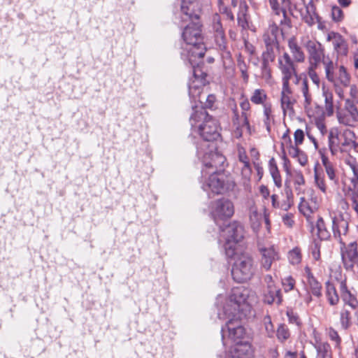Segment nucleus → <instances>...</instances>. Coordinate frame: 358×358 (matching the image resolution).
I'll use <instances>...</instances> for the list:
<instances>
[{
	"instance_id": "19",
	"label": "nucleus",
	"mask_w": 358,
	"mask_h": 358,
	"mask_svg": "<svg viewBox=\"0 0 358 358\" xmlns=\"http://www.w3.org/2000/svg\"><path fill=\"white\" fill-rule=\"evenodd\" d=\"M338 284L340 296L344 305L348 306L352 310H356L358 308V299L356 294L348 288L346 279L338 280Z\"/></svg>"
},
{
	"instance_id": "21",
	"label": "nucleus",
	"mask_w": 358,
	"mask_h": 358,
	"mask_svg": "<svg viewBox=\"0 0 358 358\" xmlns=\"http://www.w3.org/2000/svg\"><path fill=\"white\" fill-rule=\"evenodd\" d=\"M248 9L249 7L245 1L239 4L237 13V23L243 31L250 30L255 31L256 29L250 20Z\"/></svg>"
},
{
	"instance_id": "48",
	"label": "nucleus",
	"mask_w": 358,
	"mask_h": 358,
	"mask_svg": "<svg viewBox=\"0 0 358 358\" xmlns=\"http://www.w3.org/2000/svg\"><path fill=\"white\" fill-rule=\"evenodd\" d=\"M321 241L320 240H314L311 246L310 252L313 258L315 261H319L321 259L320 249H321Z\"/></svg>"
},
{
	"instance_id": "9",
	"label": "nucleus",
	"mask_w": 358,
	"mask_h": 358,
	"mask_svg": "<svg viewBox=\"0 0 358 358\" xmlns=\"http://www.w3.org/2000/svg\"><path fill=\"white\" fill-rule=\"evenodd\" d=\"M336 116L340 124L345 126H353L358 122V109L355 102L347 99L345 100L343 108H338Z\"/></svg>"
},
{
	"instance_id": "15",
	"label": "nucleus",
	"mask_w": 358,
	"mask_h": 358,
	"mask_svg": "<svg viewBox=\"0 0 358 358\" xmlns=\"http://www.w3.org/2000/svg\"><path fill=\"white\" fill-rule=\"evenodd\" d=\"M332 220V231L334 237L341 243L344 242L342 236H345L348 231L349 223L341 213L331 215Z\"/></svg>"
},
{
	"instance_id": "3",
	"label": "nucleus",
	"mask_w": 358,
	"mask_h": 358,
	"mask_svg": "<svg viewBox=\"0 0 358 358\" xmlns=\"http://www.w3.org/2000/svg\"><path fill=\"white\" fill-rule=\"evenodd\" d=\"M236 183L232 178L223 171H213L208 179L203 183L202 188L208 194L213 195L224 194L233 191Z\"/></svg>"
},
{
	"instance_id": "47",
	"label": "nucleus",
	"mask_w": 358,
	"mask_h": 358,
	"mask_svg": "<svg viewBox=\"0 0 358 358\" xmlns=\"http://www.w3.org/2000/svg\"><path fill=\"white\" fill-rule=\"evenodd\" d=\"M281 283L285 292H289L294 289L296 280L292 275H289L282 278Z\"/></svg>"
},
{
	"instance_id": "61",
	"label": "nucleus",
	"mask_w": 358,
	"mask_h": 358,
	"mask_svg": "<svg viewBox=\"0 0 358 358\" xmlns=\"http://www.w3.org/2000/svg\"><path fill=\"white\" fill-rule=\"evenodd\" d=\"M274 48H265V50L262 52L261 57L268 58L272 60L275 59L276 55Z\"/></svg>"
},
{
	"instance_id": "53",
	"label": "nucleus",
	"mask_w": 358,
	"mask_h": 358,
	"mask_svg": "<svg viewBox=\"0 0 358 358\" xmlns=\"http://www.w3.org/2000/svg\"><path fill=\"white\" fill-rule=\"evenodd\" d=\"M237 243H234L232 241H229L226 239V242L224 245L225 254L226 255L231 258L236 253V244Z\"/></svg>"
},
{
	"instance_id": "25",
	"label": "nucleus",
	"mask_w": 358,
	"mask_h": 358,
	"mask_svg": "<svg viewBox=\"0 0 358 358\" xmlns=\"http://www.w3.org/2000/svg\"><path fill=\"white\" fill-rule=\"evenodd\" d=\"M287 46L289 55L292 59L297 63H303L306 60V55L302 47L299 44L295 36H292L287 40Z\"/></svg>"
},
{
	"instance_id": "20",
	"label": "nucleus",
	"mask_w": 358,
	"mask_h": 358,
	"mask_svg": "<svg viewBox=\"0 0 358 358\" xmlns=\"http://www.w3.org/2000/svg\"><path fill=\"white\" fill-rule=\"evenodd\" d=\"M296 99L293 97V91L290 83H282L280 92V104L284 113L287 111L294 113V105Z\"/></svg>"
},
{
	"instance_id": "59",
	"label": "nucleus",
	"mask_w": 358,
	"mask_h": 358,
	"mask_svg": "<svg viewBox=\"0 0 358 358\" xmlns=\"http://www.w3.org/2000/svg\"><path fill=\"white\" fill-rule=\"evenodd\" d=\"M283 224L289 228H292L294 224V215L287 213L282 217Z\"/></svg>"
},
{
	"instance_id": "8",
	"label": "nucleus",
	"mask_w": 358,
	"mask_h": 358,
	"mask_svg": "<svg viewBox=\"0 0 358 358\" xmlns=\"http://www.w3.org/2000/svg\"><path fill=\"white\" fill-rule=\"evenodd\" d=\"M341 256L343 267L346 271H352L355 267L358 268V243L352 241L349 243H340Z\"/></svg>"
},
{
	"instance_id": "22",
	"label": "nucleus",
	"mask_w": 358,
	"mask_h": 358,
	"mask_svg": "<svg viewBox=\"0 0 358 358\" xmlns=\"http://www.w3.org/2000/svg\"><path fill=\"white\" fill-rule=\"evenodd\" d=\"M253 352L248 342H236L229 351V358H252Z\"/></svg>"
},
{
	"instance_id": "58",
	"label": "nucleus",
	"mask_w": 358,
	"mask_h": 358,
	"mask_svg": "<svg viewBox=\"0 0 358 358\" xmlns=\"http://www.w3.org/2000/svg\"><path fill=\"white\" fill-rule=\"evenodd\" d=\"M240 107L241 113H251V106L247 97L242 96L241 98Z\"/></svg>"
},
{
	"instance_id": "43",
	"label": "nucleus",
	"mask_w": 358,
	"mask_h": 358,
	"mask_svg": "<svg viewBox=\"0 0 358 358\" xmlns=\"http://www.w3.org/2000/svg\"><path fill=\"white\" fill-rule=\"evenodd\" d=\"M346 164L349 166L352 172V176L350 178V182L354 188L358 186V162L355 159H348Z\"/></svg>"
},
{
	"instance_id": "63",
	"label": "nucleus",
	"mask_w": 358,
	"mask_h": 358,
	"mask_svg": "<svg viewBox=\"0 0 358 358\" xmlns=\"http://www.w3.org/2000/svg\"><path fill=\"white\" fill-rule=\"evenodd\" d=\"M238 160L243 164V166L250 165L249 158L243 148L238 149Z\"/></svg>"
},
{
	"instance_id": "13",
	"label": "nucleus",
	"mask_w": 358,
	"mask_h": 358,
	"mask_svg": "<svg viewBox=\"0 0 358 358\" xmlns=\"http://www.w3.org/2000/svg\"><path fill=\"white\" fill-rule=\"evenodd\" d=\"M220 229L224 233L226 239L234 243L241 241L245 235L244 227L241 222L234 220L226 226L220 225Z\"/></svg>"
},
{
	"instance_id": "10",
	"label": "nucleus",
	"mask_w": 358,
	"mask_h": 358,
	"mask_svg": "<svg viewBox=\"0 0 358 358\" xmlns=\"http://www.w3.org/2000/svg\"><path fill=\"white\" fill-rule=\"evenodd\" d=\"M297 62L292 59L291 55L287 52H284L278 57L277 67L281 73L282 83H290L297 70Z\"/></svg>"
},
{
	"instance_id": "27",
	"label": "nucleus",
	"mask_w": 358,
	"mask_h": 358,
	"mask_svg": "<svg viewBox=\"0 0 358 358\" xmlns=\"http://www.w3.org/2000/svg\"><path fill=\"white\" fill-rule=\"evenodd\" d=\"M316 343L314 347L317 351V358H332L331 348L327 342H320V336L316 329L313 332Z\"/></svg>"
},
{
	"instance_id": "39",
	"label": "nucleus",
	"mask_w": 358,
	"mask_h": 358,
	"mask_svg": "<svg viewBox=\"0 0 358 358\" xmlns=\"http://www.w3.org/2000/svg\"><path fill=\"white\" fill-rule=\"evenodd\" d=\"M314 180L315 186L324 194L327 193V186L322 170H319L317 166L314 168Z\"/></svg>"
},
{
	"instance_id": "38",
	"label": "nucleus",
	"mask_w": 358,
	"mask_h": 358,
	"mask_svg": "<svg viewBox=\"0 0 358 358\" xmlns=\"http://www.w3.org/2000/svg\"><path fill=\"white\" fill-rule=\"evenodd\" d=\"M316 228L317 230V235L319 240L327 241L331 238V233L327 229L324 220L322 217H319L317 218Z\"/></svg>"
},
{
	"instance_id": "62",
	"label": "nucleus",
	"mask_w": 358,
	"mask_h": 358,
	"mask_svg": "<svg viewBox=\"0 0 358 358\" xmlns=\"http://www.w3.org/2000/svg\"><path fill=\"white\" fill-rule=\"evenodd\" d=\"M294 143L296 145H300L303 143L304 140V132L302 129H298L295 131L294 134Z\"/></svg>"
},
{
	"instance_id": "12",
	"label": "nucleus",
	"mask_w": 358,
	"mask_h": 358,
	"mask_svg": "<svg viewBox=\"0 0 358 358\" xmlns=\"http://www.w3.org/2000/svg\"><path fill=\"white\" fill-rule=\"evenodd\" d=\"M250 294V289L243 286L235 287L232 288L229 301L236 306L238 312L243 311L244 307L249 308L248 299Z\"/></svg>"
},
{
	"instance_id": "33",
	"label": "nucleus",
	"mask_w": 358,
	"mask_h": 358,
	"mask_svg": "<svg viewBox=\"0 0 358 358\" xmlns=\"http://www.w3.org/2000/svg\"><path fill=\"white\" fill-rule=\"evenodd\" d=\"M268 171L273 178L275 185L278 188H280L282 187V177L278 169L277 162L273 157L271 158L268 161Z\"/></svg>"
},
{
	"instance_id": "40",
	"label": "nucleus",
	"mask_w": 358,
	"mask_h": 358,
	"mask_svg": "<svg viewBox=\"0 0 358 358\" xmlns=\"http://www.w3.org/2000/svg\"><path fill=\"white\" fill-rule=\"evenodd\" d=\"M264 124L268 134L271 132V122H274V116L273 115V110L271 104H266L264 106Z\"/></svg>"
},
{
	"instance_id": "52",
	"label": "nucleus",
	"mask_w": 358,
	"mask_h": 358,
	"mask_svg": "<svg viewBox=\"0 0 358 358\" xmlns=\"http://www.w3.org/2000/svg\"><path fill=\"white\" fill-rule=\"evenodd\" d=\"M281 148H282V154L281 156V159L283 161L282 167H283L284 171L287 173V175H290L291 174V162L286 155L285 150L284 148V143H281Z\"/></svg>"
},
{
	"instance_id": "1",
	"label": "nucleus",
	"mask_w": 358,
	"mask_h": 358,
	"mask_svg": "<svg viewBox=\"0 0 358 358\" xmlns=\"http://www.w3.org/2000/svg\"><path fill=\"white\" fill-rule=\"evenodd\" d=\"M182 37L187 45L188 61L192 67L193 78L188 83L189 95L194 99H200L203 87L209 83L207 80L208 70L203 62L196 63V59L203 57L206 48L203 43L202 24L200 21L190 22L184 29Z\"/></svg>"
},
{
	"instance_id": "44",
	"label": "nucleus",
	"mask_w": 358,
	"mask_h": 358,
	"mask_svg": "<svg viewBox=\"0 0 358 358\" xmlns=\"http://www.w3.org/2000/svg\"><path fill=\"white\" fill-rule=\"evenodd\" d=\"M276 336L280 343H285L290 337L289 328L285 324H280L278 327Z\"/></svg>"
},
{
	"instance_id": "18",
	"label": "nucleus",
	"mask_w": 358,
	"mask_h": 358,
	"mask_svg": "<svg viewBox=\"0 0 358 358\" xmlns=\"http://www.w3.org/2000/svg\"><path fill=\"white\" fill-rule=\"evenodd\" d=\"M327 41L332 43L337 57L346 56L348 53V44L346 39L338 32L331 31L328 33Z\"/></svg>"
},
{
	"instance_id": "23",
	"label": "nucleus",
	"mask_w": 358,
	"mask_h": 358,
	"mask_svg": "<svg viewBox=\"0 0 358 358\" xmlns=\"http://www.w3.org/2000/svg\"><path fill=\"white\" fill-rule=\"evenodd\" d=\"M225 329L229 332V337L236 343L238 342V339L241 338L245 334V329L241 325L240 321L238 320L230 319L225 326L222 327L221 331H224Z\"/></svg>"
},
{
	"instance_id": "30",
	"label": "nucleus",
	"mask_w": 358,
	"mask_h": 358,
	"mask_svg": "<svg viewBox=\"0 0 358 358\" xmlns=\"http://www.w3.org/2000/svg\"><path fill=\"white\" fill-rule=\"evenodd\" d=\"M187 3L186 6L188 8V10H183L182 6H180V10L182 14L185 16H182L184 20H189L190 22H198L200 21L201 9L198 7L197 3H194L192 5Z\"/></svg>"
},
{
	"instance_id": "64",
	"label": "nucleus",
	"mask_w": 358,
	"mask_h": 358,
	"mask_svg": "<svg viewBox=\"0 0 358 358\" xmlns=\"http://www.w3.org/2000/svg\"><path fill=\"white\" fill-rule=\"evenodd\" d=\"M352 208L358 215V189L352 192L351 196Z\"/></svg>"
},
{
	"instance_id": "42",
	"label": "nucleus",
	"mask_w": 358,
	"mask_h": 358,
	"mask_svg": "<svg viewBox=\"0 0 358 358\" xmlns=\"http://www.w3.org/2000/svg\"><path fill=\"white\" fill-rule=\"evenodd\" d=\"M263 41L265 48H274L278 49L279 41L275 32L272 30L270 33H266L263 35Z\"/></svg>"
},
{
	"instance_id": "57",
	"label": "nucleus",
	"mask_w": 358,
	"mask_h": 358,
	"mask_svg": "<svg viewBox=\"0 0 358 358\" xmlns=\"http://www.w3.org/2000/svg\"><path fill=\"white\" fill-rule=\"evenodd\" d=\"M251 113H241V117L243 120L242 123L241 124L246 127L248 132L251 134V127L249 121V118L250 117Z\"/></svg>"
},
{
	"instance_id": "55",
	"label": "nucleus",
	"mask_w": 358,
	"mask_h": 358,
	"mask_svg": "<svg viewBox=\"0 0 358 358\" xmlns=\"http://www.w3.org/2000/svg\"><path fill=\"white\" fill-rule=\"evenodd\" d=\"M216 96L213 94H210L206 99V101L203 106L200 109H204L206 110V108L213 109L215 108V103L216 102Z\"/></svg>"
},
{
	"instance_id": "5",
	"label": "nucleus",
	"mask_w": 358,
	"mask_h": 358,
	"mask_svg": "<svg viewBox=\"0 0 358 358\" xmlns=\"http://www.w3.org/2000/svg\"><path fill=\"white\" fill-rule=\"evenodd\" d=\"M327 80L336 87H348L350 83V76L343 65H338L331 59L324 65Z\"/></svg>"
},
{
	"instance_id": "56",
	"label": "nucleus",
	"mask_w": 358,
	"mask_h": 358,
	"mask_svg": "<svg viewBox=\"0 0 358 358\" xmlns=\"http://www.w3.org/2000/svg\"><path fill=\"white\" fill-rule=\"evenodd\" d=\"M219 14L224 15L226 17V19L231 21L234 22L235 16L231 10V9L227 6V5L220 8L219 10Z\"/></svg>"
},
{
	"instance_id": "51",
	"label": "nucleus",
	"mask_w": 358,
	"mask_h": 358,
	"mask_svg": "<svg viewBox=\"0 0 358 358\" xmlns=\"http://www.w3.org/2000/svg\"><path fill=\"white\" fill-rule=\"evenodd\" d=\"M331 16L334 22H340L343 20L344 13L340 7L334 6L331 7Z\"/></svg>"
},
{
	"instance_id": "28",
	"label": "nucleus",
	"mask_w": 358,
	"mask_h": 358,
	"mask_svg": "<svg viewBox=\"0 0 358 358\" xmlns=\"http://www.w3.org/2000/svg\"><path fill=\"white\" fill-rule=\"evenodd\" d=\"M321 160L323 166L324 167L325 172L329 179V180L335 185H338L339 183V178L336 174V169L331 162L329 159L328 157H327L324 152L322 150L319 151Z\"/></svg>"
},
{
	"instance_id": "17",
	"label": "nucleus",
	"mask_w": 358,
	"mask_h": 358,
	"mask_svg": "<svg viewBox=\"0 0 358 358\" xmlns=\"http://www.w3.org/2000/svg\"><path fill=\"white\" fill-rule=\"evenodd\" d=\"M284 191L286 199L280 202L278 201V196L273 194L271 196V205L274 208L288 211L294 205V194L289 183L287 180L285 182Z\"/></svg>"
},
{
	"instance_id": "29",
	"label": "nucleus",
	"mask_w": 358,
	"mask_h": 358,
	"mask_svg": "<svg viewBox=\"0 0 358 358\" xmlns=\"http://www.w3.org/2000/svg\"><path fill=\"white\" fill-rule=\"evenodd\" d=\"M325 295L329 304L335 306L339 303L340 294H338L335 285L330 280L325 282Z\"/></svg>"
},
{
	"instance_id": "35",
	"label": "nucleus",
	"mask_w": 358,
	"mask_h": 358,
	"mask_svg": "<svg viewBox=\"0 0 358 358\" xmlns=\"http://www.w3.org/2000/svg\"><path fill=\"white\" fill-rule=\"evenodd\" d=\"M273 62L274 60L265 57H261V76L262 78L267 83L270 82L273 78L271 64Z\"/></svg>"
},
{
	"instance_id": "4",
	"label": "nucleus",
	"mask_w": 358,
	"mask_h": 358,
	"mask_svg": "<svg viewBox=\"0 0 358 358\" xmlns=\"http://www.w3.org/2000/svg\"><path fill=\"white\" fill-rule=\"evenodd\" d=\"M231 273L233 280L238 283L251 280L255 273L252 257L245 253L238 255L232 265Z\"/></svg>"
},
{
	"instance_id": "34",
	"label": "nucleus",
	"mask_w": 358,
	"mask_h": 358,
	"mask_svg": "<svg viewBox=\"0 0 358 358\" xmlns=\"http://www.w3.org/2000/svg\"><path fill=\"white\" fill-rule=\"evenodd\" d=\"M328 144L332 155H336L338 150L343 151L337 130H331L328 136Z\"/></svg>"
},
{
	"instance_id": "31",
	"label": "nucleus",
	"mask_w": 358,
	"mask_h": 358,
	"mask_svg": "<svg viewBox=\"0 0 358 358\" xmlns=\"http://www.w3.org/2000/svg\"><path fill=\"white\" fill-rule=\"evenodd\" d=\"M300 91L302 92L304 97L303 106L305 110L308 113L309 116H313L310 114L311 103H312V96L309 92V86L308 78H304L302 83L299 86Z\"/></svg>"
},
{
	"instance_id": "14",
	"label": "nucleus",
	"mask_w": 358,
	"mask_h": 358,
	"mask_svg": "<svg viewBox=\"0 0 358 358\" xmlns=\"http://www.w3.org/2000/svg\"><path fill=\"white\" fill-rule=\"evenodd\" d=\"M303 275L306 279L303 283L306 292L312 294L317 299H320L322 296V285L314 275L308 266H305Z\"/></svg>"
},
{
	"instance_id": "41",
	"label": "nucleus",
	"mask_w": 358,
	"mask_h": 358,
	"mask_svg": "<svg viewBox=\"0 0 358 358\" xmlns=\"http://www.w3.org/2000/svg\"><path fill=\"white\" fill-rule=\"evenodd\" d=\"M268 99L266 91L263 89H256L252 92L250 96V101L255 105H266L265 103Z\"/></svg>"
},
{
	"instance_id": "26",
	"label": "nucleus",
	"mask_w": 358,
	"mask_h": 358,
	"mask_svg": "<svg viewBox=\"0 0 358 358\" xmlns=\"http://www.w3.org/2000/svg\"><path fill=\"white\" fill-rule=\"evenodd\" d=\"M304 6L305 11H301V19L309 27H312L316 23V20H321V17L317 13L316 6L312 0Z\"/></svg>"
},
{
	"instance_id": "50",
	"label": "nucleus",
	"mask_w": 358,
	"mask_h": 358,
	"mask_svg": "<svg viewBox=\"0 0 358 358\" xmlns=\"http://www.w3.org/2000/svg\"><path fill=\"white\" fill-rule=\"evenodd\" d=\"M286 315L288 317V321L290 324H296L297 327H301L302 324L301 320L299 315L292 308H287Z\"/></svg>"
},
{
	"instance_id": "45",
	"label": "nucleus",
	"mask_w": 358,
	"mask_h": 358,
	"mask_svg": "<svg viewBox=\"0 0 358 358\" xmlns=\"http://www.w3.org/2000/svg\"><path fill=\"white\" fill-rule=\"evenodd\" d=\"M288 258L290 264L293 265L299 264L301 262V252L298 247L293 248L289 252Z\"/></svg>"
},
{
	"instance_id": "37",
	"label": "nucleus",
	"mask_w": 358,
	"mask_h": 358,
	"mask_svg": "<svg viewBox=\"0 0 358 358\" xmlns=\"http://www.w3.org/2000/svg\"><path fill=\"white\" fill-rule=\"evenodd\" d=\"M324 98V114L328 117L333 115L334 113V95L331 91L323 89Z\"/></svg>"
},
{
	"instance_id": "7",
	"label": "nucleus",
	"mask_w": 358,
	"mask_h": 358,
	"mask_svg": "<svg viewBox=\"0 0 358 358\" xmlns=\"http://www.w3.org/2000/svg\"><path fill=\"white\" fill-rule=\"evenodd\" d=\"M308 52L309 65L319 66L321 63L324 65L326 62L331 59L329 55H326L324 45L315 40H308L305 43Z\"/></svg>"
},
{
	"instance_id": "16",
	"label": "nucleus",
	"mask_w": 358,
	"mask_h": 358,
	"mask_svg": "<svg viewBox=\"0 0 358 358\" xmlns=\"http://www.w3.org/2000/svg\"><path fill=\"white\" fill-rule=\"evenodd\" d=\"M259 252L261 255V268L266 271H269L273 264L280 259L279 252L273 245L269 247H259Z\"/></svg>"
},
{
	"instance_id": "2",
	"label": "nucleus",
	"mask_w": 358,
	"mask_h": 358,
	"mask_svg": "<svg viewBox=\"0 0 358 358\" xmlns=\"http://www.w3.org/2000/svg\"><path fill=\"white\" fill-rule=\"evenodd\" d=\"M194 112L189 117L191 126L195 127L196 123L202 122L199 126V133L206 141H217L220 137V127L218 121L210 115L204 109L193 108Z\"/></svg>"
},
{
	"instance_id": "24",
	"label": "nucleus",
	"mask_w": 358,
	"mask_h": 358,
	"mask_svg": "<svg viewBox=\"0 0 358 358\" xmlns=\"http://www.w3.org/2000/svg\"><path fill=\"white\" fill-rule=\"evenodd\" d=\"M263 301L268 305H272L275 303L277 305H281L283 299L280 288L277 285L268 286L266 287L263 294Z\"/></svg>"
},
{
	"instance_id": "32",
	"label": "nucleus",
	"mask_w": 358,
	"mask_h": 358,
	"mask_svg": "<svg viewBox=\"0 0 358 358\" xmlns=\"http://www.w3.org/2000/svg\"><path fill=\"white\" fill-rule=\"evenodd\" d=\"M210 161L204 164L206 168L215 169V171H218L220 168H224L226 158L223 155L219 152L210 153Z\"/></svg>"
},
{
	"instance_id": "6",
	"label": "nucleus",
	"mask_w": 358,
	"mask_h": 358,
	"mask_svg": "<svg viewBox=\"0 0 358 358\" xmlns=\"http://www.w3.org/2000/svg\"><path fill=\"white\" fill-rule=\"evenodd\" d=\"M210 216L217 225L220 222L231 218L234 214L233 202L226 198H221L213 201L210 204Z\"/></svg>"
},
{
	"instance_id": "46",
	"label": "nucleus",
	"mask_w": 358,
	"mask_h": 358,
	"mask_svg": "<svg viewBox=\"0 0 358 358\" xmlns=\"http://www.w3.org/2000/svg\"><path fill=\"white\" fill-rule=\"evenodd\" d=\"M299 210L307 218L313 213V208L303 197L301 199V201L299 204Z\"/></svg>"
},
{
	"instance_id": "36",
	"label": "nucleus",
	"mask_w": 358,
	"mask_h": 358,
	"mask_svg": "<svg viewBox=\"0 0 358 358\" xmlns=\"http://www.w3.org/2000/svg\"><path fill=\"white\" fill-rule=\"evenodd\" d=\"M352 317L351 312L345 307H343L339 313V323L341 329L348 330L352 324Z\"/></svg>"
},
{
	"instance_id": "60",
	"label": "nucleus",
	"mask_w": 358,
	"mask_h": 358,
	"mask_svg": "<svg viewBox=\"0 0 358 358\" xmlns=\"http://www.w3.org/2000/svg\"><path fill=\"white\" fill-rule=\"evenodd\" d=\"M294 183L296 190L299 189V187L296 186H301L305 184V178L301 171H297L295 173Z\"/></svg>"
},
{
	"instance_id": "54",
	"label": "nucleus",
	"mask_w": 358,
	"mask_h": 358,
	"mask_svg": "<svg viewBox=\"0 0 358 358\" xmlns=\"http://www.w3.org/2000/svg\"><path fill=\"white\" fill-rule=\"evenodd\" d=\"M319 66H314L313 65H309L308 67V75L312 81L317 85H320V79L316 72V69Z\"/></svg>"
},
{
	"instance_id": "11",
	"label": "nucleus",
	"mask_w": 358,
	"mask_h": 358,
	"mask_svg": "<svg viewBox=\"0 0 358 358\" xmlns=\"http://www.w3.org/2000/svg\"><path fill=\"white\" fill-rule=\"evenodd\" d=\"M211 31L213 34L215 43L219 50L225 51L227 49V41L223 28L220 15L214 13L211 17Z\"/></svg>"
},
{
	"instance_id": "49",
	"label": "nucleus",
	"mask_w": 358,
	"mask_h": 358,
	"mask_svg": "<svg viewBox=\"0 0 358 358\" xmlns=\"http://www.w3.org/2000/svg\"><path fill=\"white\" fill-rule=\"evenodd\" d=\"M328 336L329 339L335 343V347L340 348L342 339L339 336L338 331L333 327H329L328 329Z\"/></svg>"
}]
</instances>
